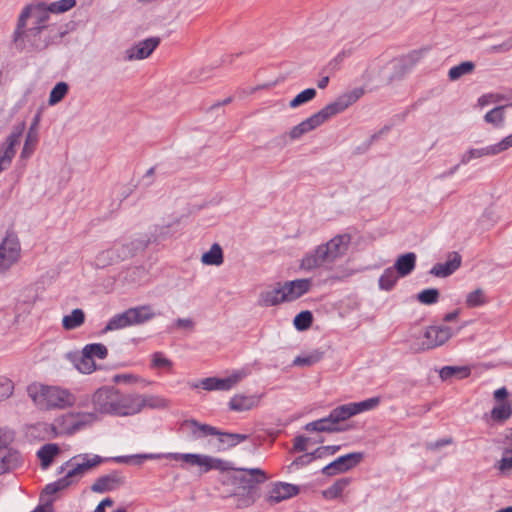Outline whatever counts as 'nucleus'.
Listing matches in <instances>:
<instances>
[{"label":"nucleus","instance_id":"nucleus-1","mask_svg":"<svg viewBox=\"0 0 512 512\" xmlns=\"http://www.w3.org/2000/svg\"><path fill=\"white\" fill-rule=\"evenodd\" d=\"M48 18L43 3L22 10L12 35V44L18 52H38L49 46L53 29L46 24Z\"/></svg>","mask_w":512,"mask_h":512},{"label":"nucleus","instance_id":"nucleus-2","mask_svg":"<svg viewBox=\"0 0 512 512\" xmlns=\"http://www.w3.org/2000/svg\"><path fill=\"white\" fill-rule=\"evenodd\" d=\"M132 397L121 394L114 387H101L92 396V404L95 412L85 413L75 418L68 415L64 421L67 426L63 431L67 434H73L84 426L89 425L98 419L97 413L110 414L118 416L132 415L140 411V407L135 408L132 403Z\"/></svg>","mask_w":512,"mask_h":512},{"label":"nucleus","instance_id":"nucleus-3","mask_svg":"<svg viewBox=\"0 0 512 512\" xmlns=\"http://www.w3.org/2000/svg\"><path fill=\"white\" fill-rule=\"evenodd\" d=\"M363 94L364 90L362 88H355L350 92L340 95L335 101L327 104L320 111L314 113L298 125L294 126L289 132V137L292 140L299 139L304 134L321 126L331 117L343 112L355 103Z\"/></svg>","mask_w":512,"mask_h":512},{"label":"nucleus","instance_id":"nucleus-4","mask_svg":"<svg viewBox=\"0 0 512 512\" xmlns=\"http://www.w3.org/2000/svg\"><path fill=\"white\" fill-rule=\"evenodd\" d=\"M349 234H339L325 244L318 245L312 251L304 255L300 268L305 271H312L316 268L333 264L337 259L343 257L350 245Z\"/></svg>","mask_w":512,"mask_h":512},{"label":"nucleus","instance_id":"nucleus-5","mask_svg":"<svg viewBox=\"0 0 512 512\" xmlns=\"http://www.w3.org/2000/svg\"><path fill=\"white\" fill-rule=\"evenodd\" d=\"M181 426L191 428V434L194 439H199L206 436H217L219 442V451L232 448L248 439V435L246 434L222 432L216 427L200 423L196 419H186L181 423Z\"/></svg>","mask_w":512,"mask_h":512},{"label":"nucleus","instance_id":"nucleus-6","mask_svg":"<svg viewBox=\"0 0 512 512\" xmlns=\"http://www.w3.org/2000/svg\"><path fill=\"white\" fill-rule=\"evenodd\" d=\"M208 455L204 454H196V453H166V454H157V453H144V454H135L129 456H116L113 457L112 460L117 463L128 464L134 461L135 464L140 465L143 460H155L161 458H167L175 461H182L185 464L190 466H198L201 469V472L204 473L206 461Z\"/></svg>","mask_w":512,"mask_h":512},{"label":"nucleus","instance_id":"nucleus-7","mask_svg":"<svg viewBox=\"0 0 512 512\" xmlns=\"http://www.w3.org/2000/svg\"><path fill=\"white\" fill-rule=\"evenodd\" d=\"M29 395L41 409H64L74 404V396L65 389L55 386H43L39 393H33L29 388Z\"/></svg>","mask_w":512,"mask_h":512},{"label":"nucleus","instance_id":"nucleus-8","mask_svg":"<svg viewBox=\"0 0 512 512\" xmlns=\"http://www.w3.org/2000/svg\"><path fill=\"white\" fill-rule=\"evenodd\" d=\"M235 471L240 473L232 476V483L236 486V490L256 494L258 485L267 479L266 473L260 468H236Z\"/></svg>","mask_w":512,"mask_h":512},{"label":"nucleus","instance_id":"nucleus-9","mask_svg":"<svg viewBox=\"0 0 512 512\" xmlns=\"http://www.w3.org/2000/svg\"><path fill=\"white\" fill-rule=\"evenodd\" d=\"M20 242L13 231H7L0 244V272L7 271L20 257Z\"/></svg>","mask_w":512,"mask_h":512},{"label":"nucleus","instance_id":"nucleus-10","mask_svg":"<svg viewBox=\"0 0 512 512\" xmlns=\"http://www.w3.org/2000/svg\"><path fill=\"white\" fill-rule=\"evenodd\" d=\"M364 458L362 452H352L342 455L322 468V473L326 476H334L339 473L347 472L356 467Z\"/></svg>","mask_w":512,"mask_h":512},{"label":"nucleus","instance_id":"nucleus-11","mask_svg":"<svg viewBox=\"0 0 512 512\" xmlns=\"http://www.w3.org/2000/svg\"><path fill=\"white\" fill-rule=\"evenodd\" d=\"M245 373L238 371L226 378L207 377L199 383L193 384V388L201 387L207 391H228L245 377Z\"/></svg>","mask_w":512,"mask_h":512},{"label":"nucleus","instance_id":"nucleus-12","mask_svg":"<svg viewBox=\"0 0 512 512\" xmlns=\"http://www.w3.org/2000/svg\"><path fill=\"white\" fill-rule=\"evenodd\" d=\"M454 332L451 327L446 325H433L426 329L424 333V341L422 342L421 349L429 350L441 346L446 343Z\"/></svg>","mask_w":512,"mask_h":512},{"label":"nucleus","instance_id":"nucleus-13","mask_svg":"<svg viewBox=\"0 0 512 512\" xmlns=\"http://www.w3.org/2000/svg\"><path fill=\"white\" fill-rule=\"evenodd\" d=\"M125 483V477L118 470L109 474L100 476L91 485L90 489L94 493H105L118 489Z\"/></svg>","mask_w":512,"mask_h":512},{"label":"nucleus","instance_id":"nucleus-14","mask_svg":"<svg viewBox=\"0 0 512 512\" xmlns=\"http://www.w3.org/2000/svg\"><path fill=\"white\" fill-rule=\"evenodd\" d=\"M159 44V37H150L139 41L125 51L124 59L128 61L145 59L152 54Z\"/></svg>","mask_w":512,"mask_h":512},{"label":"nucleus","instance_id":"nucleus-15","mask_svg":"<svg viewBox=\"0 0 512 512\" xmlns=\"http://www.w3.org/2000/svg\"><path fill=\"white\" fill-rule=\"evenodd\" d=\"M299 492L300 488L297 485L286 482H275L266 500L269 504L274 505L298 495Z\"/></svg>","mask_w":512,"mask_h":512},{"label":"nucleus","instance_id":"nucleus-16","mask_svg":"<svg viewBox=\"0 0 512 512\" xmlns=\"http://www.w3.org/2000/svg\"><path fill=\"white\" fill-rule=\"evenodd\" d=\"M81 458L83 461L81 463H76L75 466L69 470V476L75 478H81L86 472L103 463L106 459L99 456L94 455L92 458H89L87 454H80L72 457L70 460L65 462V465L72 464L76 459Z\"/></svg>","mask_w":512,"mask_h":512},{"label":"nucleus","instance_id":"nucleus-17","mask_svg":"<svg viewBox=\"0 0 512 512\" xmlns=\"http://www.w3.org/2000/svg\"><path fill=\"white\" fill-rule=\"evenodd\" d=\"M426 51L427 49L413 50L407 55L395 60L394 68L396 72L393 74L392 78L403 77L416 63L419 62Z\"/></svg>","mask_w":512,"mask_h":512},{"label":"nucleus","instance_id":"nucleus-18","mask_svg":"<svg viewBox=\"0 0 512 512\" xmlns=\"http://www.w3.org/2000/svg\"><path fill=\"white\" fill-rule=\"evenodd\" d=\"M461 262V255L458 252H451L445 263H437L432 267L430 274L441 278L448 277L461 266Z\"/></svg>","mask_w":512,"mask_h":512},{"label":"nucleus","instance_id":"nucleus-19","mask_svg":"<svg viewBox=\"0 0 512 512\" xmlns=\"http://www.w3.org/2000/svg\"><path fill=\"white\" fill-rule=\"evenodd\" d=\"M24 125L18 126L6 138L5 142L0 148V160H12L16 155L17 147L21 143L22 132Z\"/></svg>","mask_w":512,"mask_h":512},{"label":"nucleus","instance_id":"nucleus-20","mask_svg":"<svg viewBox=\"0 0 512 512\" xmlns=\"http://www.w3.org/2000/svg\"><path fill=\"white\" fill-rule=\"evenodd\" d=\"M262 395H243L236 394L229 401L230 410L244 412L257 407L260 403Z\"/></svg>","mask_w":512,"mask_h":512},{"label":"nucleus","instance_id":"nucleus-21","mask_svg":"<svg viewBox=\"0 0 512 512\" xmlns=\"http://www.w3.org/2000/svg\"><path fill=\"white\" fill-rule=\"evenodd\" d=\"M282 302H289L284 286L262 291L258 301L264 307L276 306Z\"/></svg>","mask_w":512,"mask_h":512},{"label":"nucleus","instance_id":"nucleus-22","mask_svg":"<svg viewBox=\"0 0 512 512\" xmlns=\"http://www.w3.org/2000/svg\"><path fill=\"white\" fill-rule=\"evenodd\" d=\"M65 357L81 373L90 374L96 369L95 362L91 358H85L83 351H71L66 353Z\"/></svg>","mask_w":512,"mask_h":512},{"label":"nucleus","instance_id":"nucleus-23","mask_svg":"<svg viewBox=\"0 0 512 512\" xmlns=\"http://www.w3.org/2000/svg\"><path fill=\"white\" fill-rule=\"evenodd\" d=\"M311 287V279H296L284 283L285 292L290 301L296 300L306 294Z\"/></svg>","mask_w":512,"mask_h":512},{"label":"nucleus","instance_id":"nucleus-24","mask_svg":"<svg viewBox=\"0 0 512 512\" xmlns=\"http://www.w3.org/2000/svg\"><path fill=\"white\" fill-rule=\"evenodd\" d=\"M131 326L144 324L153 319L155 313L150 305H140L127 309Z\"/></svg>","mask_w":512,"mask_h":512},{"label":"nucleus","instance_id":"nucleus-25","mask_svg":"<svg viewBox=\"0 0 512 512\" xmlns=\"http://www.w3.org/2000/svg\"><path fill=\"white\" fill-rule=\"evenodd\" d=\"M416 258V254L413 252L402 254L396 259L392 268H394L398 276L406 277L415 269Z\"/></svg>","mask_w":512,"mask_h":512},{"label":"nucleus","instance_id":"nucleus-26","mask_svg":"<svg viewBox=\"0 0 512 512\" xmlns=\"http://www.w3.org/2000/svg\"><path fill=\"white\" fill-rule=\"evenodd\" d=\"M226 499L229 501L230 505L236 509H245L255 503L256 494L235 489L233 493L226 497Z\"/></svg>","mask_w":512,"mask_h":512},{"label":"nucleus","instance_id":"nucleus-27","mask_svg":"<svg viewBox=\"0 0 512 512\" xmlns=\"http://www.w3.org/2000/svg\"><path fill=\"white\" fill-rule=\"evenodd\" d=\"M305 430L309 432L334 433L345 431L346 428L336 426L334 423H332V420H330V415H328L327 417L307 423L305 425Z\"/></svg>","mask_w":512,"mask_h":512},{"label":"nucleus","instance_id":"nucleus-28","mask_svg":"<svg viewBox=\"0 0 512 512\" xmlns=\"http://www.w3.org/2000/svg\"><path fill=\"white\" fill-rule=\"evenodd\" d=\"M22 461V456L17 450L8 449L4 455H0V475L16 469Z\"/></svg>","mask_w":512,"mask_h":512},{"label":"nucleus","instance_id":"nucleus-29","mask_svg":"<svg viewBox=\"0 0 512 512\" xmlns=\"http://www.w3.org/2000/svg\"><path fill=\"white\" fill-rule=\"evenodd\" d=\"M60 453V447L56 443H47L43 445L37 452V456L41 461L43 469H47L53 462L54 458Z\"/></svg>","mask_w":512,"mask_h":512},{"label":"nucleus","instance_id":"nucleus-30","mask_svg":"<svg viewBox=\"0 0 512 512\" xmlns=\"http://www.w3.org/2000/svg\"><path fill=\"white\" fill-rule=\"evenodd\" d=\"M73 483L74 478L72 476H69V472H67V474L64 477L45 486L41 493V500L43 499L44 496L56 494L57 492H60L68 488Z\"/></svg>","mask_w":512,"mask_h":512},{"label":"nucleus","instance_id":"nucleus-31","mask_svg":"<svg viewBox=\"0 0 512 512\" xmlns=\"http://www.w3.org/2000/svg\"><path fill=\"white\" fill-rule=\"evenodd\" d=\"M85 322V313L82 309H73L69 315H65L62 319V326L65 330H74Z\"/></svg>","mask_w":512,"mask_h":512},{"label":"nucleus","instance_id":"nucleus-32","mask_svg":"<svg viewBox=\"0 0 512 512\" xmlns=\"http://www.w3.org/2000/svg\"><path fill=\"white\" fill-rule=\"evenodd\" d=\"M201 261L205 265L219 266L224 262L223 250L218 243H214L209 251L203 253Z\"/></svg>","mask_w":512,"mask_h":512},{"label":"nucleus","instance_id":"nucleus-33","mask_svg":"<svg viewBox=\"0 0 512 512\" xmlns=\"http://www.w3.org/2000/svg\"><path fill=\"white\" fill-rule=\"evenodd\" d=\"M470 369L466 366H444L439 376L443 381H447L451 378L463 379L470 375Z\"/></svg>","mask_w":512,"mask_h":512},{"label":"nucleus","instance_id":"nucleus-34","mask_svg":"<svg viewBox=\"0 0 512 512\" xmlns=\"http://www.w3.org/2000/svg\"><path fill=\"white\" fill-rule=\"evenodd\" d=\"M130 326L131 321L127 310H125L122 313L115 314L112 318H110L102 332L107 333L109 331L119 330Z\"/></svg>","mask_w":512,"mask_h":512},{"label":"nucleus","instance_id":"nucleus-35","mask_svg":"<svg viewBox=\"0 0 512 512\" xmlns=\"http://www.w3.org/2000/svg\"><path fill=\"white\" fill-rule=\"evenodd\" d=\"M512 416L511 403H498L490 412V417L494 422L504 423Z\"/></svg>","mask_w":512,"mask_h":512},{"label":"nucleus","instance_id":"nucleus-36","mask_svg":"<svg viewBox=\"0 0 512 512\" xmlns=\"http://www.w3.org/2000/svg\"><path fill=\"white\" fill-rule=\"evenodd\" d=\"M118 262V258L115 255V251L113 247L111 246L108 249L100 251L94 260V264L96 268H105L110 265H114Z\"/></svg>","mask_w":512,"mask_h":512},{"label":"nucleus","instance_id":"nucleus-37","mask_svg":"<svg viewBox=\"0 0 512 512\" xmlns=\"http://www.w3.org/2000/svg\"><path fill=\"white\" fill-rule=\"evenodd\" d=\"M329 415L332 423H334L336 426H339V423L354 416V411L351 403H348L334 408Z\"/></svg>","mask_w":512,"mask_h":512},{"label":"nucleus","instance_id":"nucleus-38","mask_svg":"<svg viewBox=\"0 0 512 512\" xmlns=\"http://www.w3.org/2000/svg\"><path fill=\"white\" fill-rule=\"evenodd\" d=\"M85 358H91L93 361L95 358L103 360L108 355L107 347L102 343H91L83 347Z\"/></svg>","mask_w":512,"mask_h":512},{"label":"nucleus","instance_id":"nucleus-39","mask_svg":"<svg viewBox=\"0 0 512 512\" xmlns=\"http://www.w3.org/2000/svg\"><path fill=\"white\" fill-rule=\"evenodd\" d=\"M399 277L394 268H386L378 280L379 288L385 291L392 290Z\"/></svg>","mask_w":512,"mask_h":512},{"label":"nucleus","instance_id":"nucleus-40","mask_svg":"<svg viewBox=\"0 0 512 512\" xmlns=\"http://www.w3.org/2000/svg\"><path fill=\"white\" fill-rule=\"evenodd\" d=\"M350 484V478H340L336 480L330 487L322 491L323 497L326 499L338 498L343 490Z\"/></svg>","mask_w":512,"mask_h":512},{"label":"nucleus","instance_id":"nucleus-41","mask_svg":"<svg viewBox=\"0 0 512 512\" xmlns=\"http://www.w3.org/2000/svg\"><path fill=\"white\" fill-rule=\"evenodd\" d=\"M474 69L475 64L473 62L465 61L459 65L453 66L448 72V77L451 81H456L462 76L472 73Z\"/></svg>","mask_w":512,"mask_h":512},{"label":"nucleus","instance_id":"nucleus-42","mask_svg":"<svg viewBox=\"0 0 512 512\" xmlns=\"http://www.w3.org/2000/svg\"><path fill=\"white\" fill-rule=\"evenodd\" d=\"M235 469L236 468L233 466L232 462L225 461L220 458H214V457L208 455L204 473H207L210 470H218V471L224 472V471L235 470Z\"/></svg>","mask_w":512,"mask_h":512},{"label":"nucleus","instance_id":"nucleus-43","mask_svg":"<svg viewBox=\"0 0 512 512\" xmlns=\"http://www.w3.org/2000/svg\"><path fill=\"white\" fill-rule=\"evenodd\" d=\"M494 467L499 470L501 475H509L512 471V448H506L503 456L498 460Z\"/></svg>","mask_w":512,"mask_h":512},{"label":"nucleus","instance_id":"nucleus-44","mask_svg":"<svg viewBox=\"0 0 512 512\" xmlns=\"http://www.w3.org/2000/svg\"><path fill=\"white\" fill-rule=\"evenodd\" d=\"M312 322L313 314L309 310L301 311L293 320V324L298 331L307 330L312 325Z\"/></svg>","mask_w":512,"mask_h":512},{"label":"nucleus","instance_id":"nucleus-45","mask_svg":"<svg viewBox=\"0 0 512 512\" xmlns=\"http://www.w3.org/2000/svg\"><path fill=\"white\" fill-rule=\"evenodd\" d=\"M69 86L66 82H58L51 90L49 95V105H55L62 101L68 93Z\"/></svg>","mask_w":512,"mask_h":512},{"label":"nucleus","instance_id":"nucleus-46","mask_svg":"<svg viewBox=\"0 0 512 512\" xmlns=\"http://www.w3.org/2000/svg\"><path fill=\"white\" fill-rule=\"evenodd\" d=\"M150 239L147 235H141L137 238L126 241L127 248L131 253V257L135 256L138 252L144 251L148 246Z\"/></svg>","mask_w":512,"mask_h":512},{"label":"nucleus","instance_id":"nucleus-47","mask_svg":"<svg viewBox=\"0 0 512 512\" xmlns=\"http://www.w3.org/2000/svg\"><path fill=\"white\" fill-rule=\"evenodd\" d=\"M317 92L314 88H307L297 94L290 102L289 107L290 108H297L305 103H308L309 101L313 100L316 96Z\"/></svg>","mask_w":512,"mask_h":512},{"label":"nucleus","instance_id":"nucleus-48","mask_svg":"<svg viewBox=\"0 0 512 512\" xmlns=\"http://www.w3.org/2000/svg\"><path fill=\"white\" fill-rule=\"evenodd\" d=\"M37 142H38V132L28 131L22 151H21L22 159L29 158L32 156Z\"/></svg>","mask_w":512,"mask_h":512},{"label":"nucleus","instance_id":"nucleus-49","mask_svg":"<svg viewBox=\"0 0 512 512\" xmlns=\"http://www.w3.org/2000/svg\"><path fill=\"white\" fill-rule=\"evenodd\" d=\"M440 292L436 288H428L419 292L416 296L417 300L424 305H432L438 302Z\"/></svg>","mask_w":512,"mask_h":512},{"label":"nucleus","instance_id":"nucleus-50","mask_svg":"<svg viewBox=\"0 0 512 512\" xmlns=\"http://www.w3.org/2000/svg\"><path fill=\"white\" fill-rule=\"evenodd\" d=\"M323 352L322 351H314L309 355L305 356H297L293 360L294 366H312L319 362L323 358Z\"/></svg>","mask_w":512,"mask_h":512},{"label":"nucleus","instance_id":"nucleus-51","mask_svg":"<svg viewBox=\"0 0 512 512\" xmlns=\"http://www.w3.org/2000/svg\"><path fill=\"white\" fill-rule=\"evenodd\" d=\"M487 302L484 291L478 288L467 294L466 305L469 308H475L484 305Z\"/></svg>","mask_w":512,"mask_h":512},{"label":"nucleus","instance_id":"nucleus-52","mask_svg":"<svg viewBox=\"0 0 512 512\" xmlns=\"http://www.w3.org/2000/svg\"><path fill=\"white\" fill-rule=\"evenodd\" d=\"M497 153H499V152L496 147V144H494V145H490V146H486V147H482V148L470 149L467 152V156H468V160H470V159H477V158H482V157H487V156H494Z\"/></svg>","mask_w":512,"mask_h":512},{"label":"nucleus","instance_id":"nucleus-53","mask_svg":"<svg viewBox=\"0 0 512 512\" xmlns=\"http://www.w3.org/2000/svg\"><path fill=\"white\" fill-rule=\"evenodd\" d=\"M504 109L505 106H498L488 111L484 116L485 121L496 126L501 125L504 120Z\"/></svg>","mask_w":512,"mask_h":512},{"label":"nucleus","instance_id":"nucleus-54","mask_svg":"<svg viewBox=\"0 0 512 512\" xmlns=\"http://www.w3.org/2000/svg\"><path fill=\"white\" fill-rule=\"evenodd\" d=\"M379 403H380L379 397H372V398L366 399L361 402L351 403V405H352V408L354 411V415H357L358 413L368 411V410L375 408Z\"/></svg>","mask_w":512,"mask_h":512},{"label":"nucleus","instance_id":"nucleus-55","mask_svg":"<svg viewBox=\"0 0 512 512\" xmlns=\"http://www.w3.org/2000/svg\"><path fill=\"white\" fill-rule=\"evenodd\" d=\"M76 0H60L57 2L51 3L46 9L47 13H63L71 9L73 6H75Z\"/></svg>","mask_w":512,"mask_h":512},{"label":"nucleus","instance_id":"nucleus-56","mask_svg":"<svg viewBox=\"0 0 512 512\" xmlns=\"http://www.w3.org/2000/svg\"><path fill=\"white\" fill-rule=\"evenodd\" d=\"M112 247L115 251L116 257L118 258V262L131 258V253L129 252L125 242H115Z\"/></svg>","mask_w":512,"mask_h":512},{"label":"nucleus","instance_id":"nucleus-57","mask_svg":"<svg viewBox=\"0 0 512 512\" xmlns=\"http://www.w3.org/2000/svg\"><path fill=\"white\" fill-rule=\"evenodd\" d=\"M340 448V445L321 446L313 451V455H315L316 459L323 458L326 455H334Z\"/></svg>","mask_w":512,"mask_h":512},{"label":"nucleus","instance_id":"nucleus-58","mask_svg":"<svg viewBox=\"0 0 512 512\" xmlns=\"http://www.w3.org/2000/svg\"><path fill=\"white\" fill-rule=\"evenodd\" d=\"M152 366L155 368H171L172 362L164 357L161 352H155L152 356Z\"/></svg>","mask_w":512,"mask_h":512},{"label":"nucleus","instance_id":"nucleus-59","mask_svg":"<svg viewBox=\"0 0 512 512\" xmlns=\"http://www.w3.org/2000/svg\"><path fill=\"white\" fill-rule=\"evenodd\" d=\"M14 440L13 431L7 428H0V450L6 448Z\"/></svg>","mask_w":512,"mask_h":512},{"label":"nucleus","instance_id":"nucleus-60","mask_svg":"<svg viewBox=\"0 0 512 512\" xmlns=\"http://www.w3.org/2000/svg\"><path fill=\"white\" fill-rule=\"evenodd\" d=\"M13 388V383L10 380L4 379L0 381V400L10 397L13 393Z\"/></svg>","mask_w":512,"mask_h":512},{"label":"nucleus","instance_id":"nucleus-61","mask_svg":"<svg viewBox=\"0 0 512 512\" xmlns=\"http://www.w3.org/2000/svg\"><path fill=\"white\" fill-rule=\"evenodd\" d=\"M453 442V439L451 437L442 438L434 442H427L425 444V447L427 450L435 451L439 450L440 448L450 445Z\"/></svg>","mask_w":512,"mask_h":512},{"label":"nucleus","instance_id":"nucleus-62","mask_svg":"<svg viewBox=\"0 0 512 512\" xmlns=\"http://www.w3.org/2000/svg\"><path fill=\"white\" fill-rule=\"evenodd\" d=\"M316 457L313 455V452L311 453H305L299 457H297L291 464V466L303 467L305 465L310 464L313 460H315Z\"/></svg>","mask_w":512,"mask_h":512},{"label":"nucleus","instance_id":"nucleus-63","mask_svg":"<svg viewBox=\"0 0 512 512\" xmlns=\"http://www.w3.org/2000/svg\"><path fill=\"white\" fill-rule=\"evenodd\" d=\"M173 325L191 332L194 330L195 323L191 318H178L174 321Z\"/></svg>","mask_w":512,"mask_h":512},{"label":"nucleus","instance_id":"nucleus-64","mask_svg":"<svg viewBox=\"0 0 512 512\" xmlns=\"http://www.w3.org/2000/svg\"><path fill=\"white\" fill-rule=\"evenodd\" d=\"M309 441L308 437L303 435H299L294 439L293 449L298 452H304L307 450V443Z\"/></svg>","mask_w":512,"mask_h":512}]
</instances>
